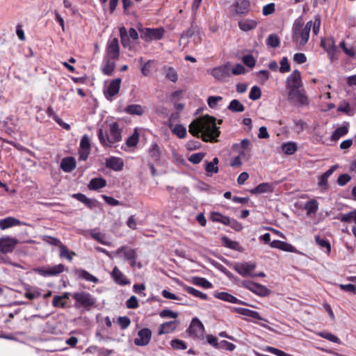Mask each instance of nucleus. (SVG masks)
<instances>
[{
  "label": "nucleus",
  "instance_id": "1",
  "mask_svg": "<svg viewBox=\"0 0 356 356\" xmlns=\"http://www.w3.org/2000/svg\"><path fill=\"white\" fill-rule=\"evenodd\" d=\"M189 132L195 136H201L206 142H216L220 133L216 118L209 115L193 120L189 125Z\"/></svg>",
  "mask_w": 356,
  "mask_h": 356
},
{
  "label": "nucleus",
  "instance_id": "2",
  "mask_svg": "<svg viewBox=\"0 0 356 356\" xmlns=\"http://www.w3.org/2000/svg\"><path fill=\"white\" fill-rule=\"evenodd\" d=\"M98 138L104 147H112L122 140V128L118 122L106 120L98 131Z\"/></svg>",
  "mask_w": 356,
  "mask_h": 356
},
{
  "label": "nucleus",
  "instance_id": "3",
  "mask_svg": "<svg viewBox=\"0 0 356 356\" xmlns=\"http://www.w3.org/2000/svg\"><path fill=\"white\" fill-rule=\"evenodd\" d=\"M312 21L306 24L296 20L293 26L292 41L298 47L305 46L309 40Z\"/></svg>",
  "mask_w": 356,
  "mask_h": 356
},
{
  "label": "nucleus",
  "instance_id": "4",
  "mask_svg": "<svg viewBox=\"0 0 356 356\" xmlns=\"http://www.w3.org/2000/svg\"><path fill=\"white\" fill-rule=\"evenodd\" d=\"M189 335L193 338L203 339L204 335V327L202 323L197 318H193L188 328Z\"/></svg>",
  "mask_w": 356,
  "mask_h": 356
},
{
  "label": "nucleus",
  "instance_id": "5",
  "mask_svg": "<svg viewBox=\"0 0 356 356\" xmlns=\"http://www.w3.org/2000/svg\"><path fill=\"white\" fill-rule=\"evenodd\" d=\"M19 241L10 236L0 237V252L7 254L13 252Z\"/></svg>",
  "mask_w": 356,
  "mask_h": 356
},
{
  "label": "nucleus",
  "instance_id": "6",
  "mask_svg": "<svg viewBox=\"0 0 356 356\" xmlns=\"http://www.w3.org/2000/svg\"><path fill=\"white\" fill-rule=\"evenodd\" d=\"M73 298L76 300L75 307H90L95 304V299L92 296L86 292H78L73 294Z\"/></svg>",
  "mask_w": 356,
  "mask_h": 356
},
{
  "label": "nucleus",
  "instance_id": "7",
  "mask_svg": "<svg viewBox=\"0 0 356 356\" xmlns=\"http://www.w3.org/2000/svg\"><path fill=\"white\" fill-rule=\"evenodd\" d=\"M242 285L254 293L261 297H266L270 293V291L265 286L251 281H244Z\"/></svg>",
  "mask_w": 356,
  "mask_h": 356
},
{
  "label": "nucleus",
  "instance_id": "8",
  "mask_svg": "<svg viewBox=\"0 0 356 356\" xmlns=\"http://www.w3.org/2000/svg\"><path fill=\"white\" fill-rule=\"evenodd\" d=\"M208 73L213 76L216 79L222 81L226 76L231 74V66L229 64H225L208 70Z\"/></svg>",
  "mask_w": 356,
  "mask_h": 356
},
{
  "label": "nucleus",
  "instance_id": "9",
  "mask_svg": "<svg viewBox=\"0 0 356 356\" xmlns=\"http://www.w3.org/2000/svg\"><path fill=\"white\" fill-rule=\"evenodd\" d=\"M288 98L291 102L298 106H306L309 103L307 96L300 90H289Z\"/></svg>",
  "mask_w": 356,
  "mask_h": 356
},
{
  "label": "nucleus",
  "instance_id": "10",
  "mask_svg": "<svg viewBox=\"0 0 356 356\" xmlns=\"http://www.w3.org/2000/svg\"><path fill=\"white\" fill-rule=\"evenodd\" d=\"M113 258L115 257L125 261L136 259V251L127 246H123L117 249L115 251L113 252Z\"/></svg>",
  "mask_w": 356,
  "mask_h": 356
},
{
  "label": "nucleus",
  "instance_id": "11",
  "mask_svg": "<svg viewBox=\"0 0 356 356\" xmlns=\"http://www.w3.org/2000/svg\"><path fill=\"white\" fill-rule=\"evenodd\" d=\"M152 338V332L148 328H143L138 331L136 337L134 339V344L138 346H147Z\"/></svg>",
  "mask_w": 356,
  "mask_h": 356
},
{
  "label": "nucleus",
  "instance_id": "12",
  "mask_svg": "<svg viewBox=\"0 0 356 356\" xmlns=\"http://www.w3.org/2000/svg\"><path fill=\"white\" fill-rule=\"evenodd\" d=\"M256 268V265L254 263L243 262L236 264L234 269L243 277L252 276V272Z\"/></svg>",
  "mask_w": 356,
  "mask_h": 356
},
{
  "label": "nucleus",
  "instance_id": "13",
  "mask_svg": "<svg viewBox=\"0 0 356 356\" xmlns=\"http://www.w3.org/2000/svg\"><path fill=\"white\" fill-rule=\"evenodd\" d=\"M120 54V47L118 40L113 38L107 43L105 57L112 59H117Z\"/></svg>",
  "mask_w": 356,
  "mask_h": 356
},
{
  "label": "nucleus",
  "instance_id": "14",
  "mask_svg": "<svg viewBox=\"0 0 356 356\" xmlns=\"http://www.w3.org/2000/svg\"><path fill=\"white\" fill-rule=\"evenodd\" d=\"M302 86L301 74L298 70H294L286 79V87L289 90H298Z\"/></svg>",
  "mask_w": 356,
  "mask_h": 356
},
{
  "label": "nucleus",
  "instance_id": "15",
  "mask_svg": "<svg viewBox=\"0 0 356 356\" xmlns=\"http://www.w3.org/2000/svg\"><path fill=\"white\" fill-rule=\"evenodd\" d=\"M34 270L42 276H54L63 272L65 270V266L58 264L47 268H36Z\"/></svg>",
  "mask_w": 356,
  "mask_h": 356
},
{
  "label": "nucleus",
  "instance_id": "16",
  "mask_svg": "<svg viewBox=\"0 0 356 356\" xmlns=\"http://www.w3.org/2000/svg\"><path fill=\"white\" fill-rule=\"evenodd\" d=\"M22 225L26 224L24 222H21L19 220L14 217L9 216L3 219H0V229L1 230H5L15 226H19Z\"/></svg>",
  "mask_w": 356,
  "mask_h": 356
},
{
  "label": "nucleus",
  "instance_id": "17",
  "mask_svg": "<svg viewBox=\"0 0 356 356\" xmlns=\"http://www.w3.org/2000/svg\"><path fill=\"white\" fill-rule=\"evenodd\" d=\"M270 246L273 248H277L284 252H297V249L291 244L284 241L274 240L270 243Z\"/></svg>",
  "mask_w": 356,
  "mask_h": 356
},
{
  "label": "nucleus",
  "instance_id": "18",
  "mask_svg": "<svg viewBox=\"0 0 356 356\" xmlns=\"http://www.w3.org/2000/svg\"><path fill=\"white\" fill-rule=\"evenodd\" d=\"M250 3L248 0H238L233 5L234 12L238 15H246L249 12Z\"/></svg>",
  "mask_w": 356,
  "mask_h": 356
},
{
  "label": "nucleus",
  "instance_id": "19",
  "mask_svg": "<svg viewBox=\"0 0 356 356\" xmlns=\"http://www.w3.org/2000/svg\"><path fill=\"white\" fill-rule=\"evenodd\" d=\"M258 24V21L255 19H242L238 22L239 29L245 32L250 31L256 29Z\"/></svg>",
  "mask_w": 356,
  "mask_h": 356
},
{
  "label": "nucleus",
  "instance_id": "20",
  "mask_svg": "<svg viewBox=\"0 0 356 356\" xmlns=\"http://www.w3.org/2000/svg\"><path fill=\"white\" fill-rule=\"evenodd\" d=\"M111 277L115 282L119 285H127L130 283L129 280L124 276V275L117 266L113 268L111 273Z\"/></svg>",
  "mask_w": 356,
  "mask_h": 356
},
{
  "label": "nucleus",
  "instance_id": "21",
  "mask_svg": "<svg viewBox=\"0 0 356 356\" xmlns=\"http://www.w3.org/2000/svg\"><path fill=\"white\" fill-rule=\"evenodd\" d=\"M120 79H115L111 81L105 91V95L107 98H111L118 93L120 88Z\"/></svg>",
  "mask_w": 356,
  "mask_h": 356
},
{
  "label": "nucleus",
  "instance_id": "22",
  "mask_svg": "<svg viewBox=\"0 0 356 356\" xmlns=\"http://www.w3.org/2000/svg\"><path fill=\"white\" fill-rule=\"evenodd\" d=\"M179 325L177 321H171L161 324L159 327V334H165L171 333L176 330Z\"/></svg>",
  "mask_w": 356,
  "mask_h": 356
},
{
  "label": "nucleus",
  "instance_id": "23",
  "mask_svg": "<svg viewBox=\"0 0 356 356\" xmlns=\"http://www.w3.org/2000/svg\"><path fill=\"white\" fill-rule=\"evenodd\" d=\"M106 165L113 170L120 171L122 170L124 163L120 158L113 156L106 160Z\"/></svg>",
  "mask_w": 356,
  "mask_h": 356
},
{
  "label": "nucleus",
  "instance_id": "24",
  "mask_svg": "<svg viewBox=\"0 0 356 356\" xmlns=\"http://www.w3.org/2000/svg\"><path fill=\"white\" fill-rule=\"evenodd\" d=\"M76 167V161L72 157H65L64 158L60 163L61 169L66 172H70L72 171Z\"/></svg>",
  "mask_w": 356,
  "mask_h": 356
},
{
  "label": "nucleus",
  "instance_id": "25",
  "mask_svg": "<svg viewBox=\"0 0 356 356\" xmlns=\"http://www.w3.org/2000/svg\"><path fill=\"white\" fill-rule=\"evenodd\" d=\"M214 296L218 299L231 303L240 304L242 302L236 297L226 292L216 293Z\"/></svg>",
  "mask_w": 356,
  "mask_h": 356
},
{
  "label": "nucleus",
  "instance_id": "26",
  "mask_svg": "<svg viewBox=\"0 0 356 356\" xmlns=\"http://www.w3.org/2000/svg\"><path fill=\"white\" fill-rule=\"evenodd\" d=\"M70 293L65 292L61 296H54L52 301V305L54 307H65L66 305V300L69 298Z\"/></svg>",
  "mask_w": 356,
  "mask_h": 356
},
{
  "label": "nucleus",
  "instance_id": "27",
  "mask_svg": "<svg viewBox=\"0 0 356 356\" xmlns=\"http://www.w3.org/2000/svg\"><path fill=\"white\" fill-rule=\"evenodd\" d=\"M321 46L329 54L333 55L335 51L336 47L334 41L332 38L321 39Z\"/></svg>",
  "mask_w": 356,
  "mask_h": 356
},
{
  "label": "nucleus",
  "instance_id": "28",
  "mask_svg": "<svg viewBox=\"0 0 356 356\" xmlns=\"http://www.w3.org/2000/svg\"><path fill=\"white\" fill-rule=\"evenodd\" d=\"M90 235L94 239L97 240L99 243L104 245H112V243L110 242L108 238L104 234L97 232L95 230H92L90 232Z\"/></svg>",
  "mask_w": 356,
  "mask_h": 356
},
{
  "label": "nucleus",
  "instance_id": "29",
  "mask_svg": "<svg viewBox=\"0 0 356 356\" xmlns=\"http://www.w3.org/2000/svg\"><path fill=\"white\" fill-rule=\"evenodd\" d=\"M340 220L342 222H353L356 224V210L352 211L341 216ZM354 236L356 237V225L352 229Z\"/></svg>",
  "mask_w": 356,
  "mask_h": 356
},
{
  "label": "nucleus",
  "instance_id": "30",
  "mask_svg": "<svg viewBox=\"0 0 356 356\" xmlns=\"http://www.w3.org/2000/svg\"><path fill=\"white\" fill-rule=\"evenodd\" d=\"M114 60L105 57L104 63L102 67V71L105 74L110 75L113 72L115 66Z\"/></svg>",
  "mask_w": 356,
  "mask_h": 356
},
{
  "label": "nucleus",
  "instance_id": "31",
  "mask_svg": "<svg viewBox=\"0 0 356 356\" xmlns=\"http://www.w3.org/2000/svg\"><path fill=\"white\" fill-rule=\"evenodd\" d=\"M76 275L79 277L82 278L88 282H91L93 283H97L98 282V279L96 277L93 276L90 273L83 269L76 270Z\"/></svg>",
  "mask_w": 356,
  "mask_h": 356
},
{
  "label": "nucleus",
  "instance_id": "32",
  "mask_svg": "<svg viewBox=\"0 0 356 356\" xmlns=\"http://www.w3.org/2000/svg\"><path fill=\"white\" fill-rule=\"evenodd\" d=\"M106 184V181L103 178H94L88 184V188L90 190H97L104 188Z\"/></svg>",
  "mask_w": 356,
  "mask_h": 356
},
{
  "label": "nucleus",
  "instance_id": "33",
  "mask_svg": "<svg viewBox=\"0 0 356 356\" xmlns=\"http://www.w3.org/2000/svg\"><path fill=\"white\" fill-rule=\"evenodd\" d=\"M210 218L213 222H220L223 225H228L229 222V218L218 212H211Z\"/></svg>",
  "mask_w": 356,
  "mask_h": 356
},
{
  "label": "nucleus",
  "instance_id": "34",
  "mask_svg": "<svg viewBox=\"0 0 356 356\" xmlns=\"http://www.w3.org/2000/svg\"><path fill=\"white\" fill-rule=\"evenodd\" d=\"M163 70L166 79L174 83L177 81L178 75L174 68L171 67H165Z\"/></svg>",
  "mask_w": 356,
  "mask_h": 356
},
{
  "label": "nucleus",
  "instance_id": "35",
  "mask_svg": "<svg viewBox=\"0 0 356 356\" xmlns=\"http://www.w3.org/2000/svg\"><path fill=\"white\" fill-rule=\"evenodd\" d=\"M125 111L131 115H141L143 114L145 110L143 107L138 104H131L125 108Z\"/></svg>",
  "mask_w": 356,
  "mask_h": 356
},
{
  "label": "nucleus",
  "instance_id": "36",
  "mask_svg": "<svg viewBox=\"0 0 356 356\" xmlns=\"http://www.w3.org/2000/svg\"><path fill=\"white\" fill-rule=\"evenodd\" d=\"M149 154L151 158L158 161L161 157V149L156 143H152L149 149Z\"/></svg>",
  "mask_w": 356,
  "mask_h": 356
},
{
  "label": "nucleus",
  "instance_id": "37",
  "mask_svg": "<svg viewBox=\"0 0 356 356\" xmlns=\"http://www.w3.org/2000/svg\"><path fill=\"white\" fill-rule=\"evenodd\" d=\"M273 191L272 186L268 183L259 184L256 188L251 191L252 193H264Z\"/></svg>",
  "mask_w": 356,
  "mask_h": 356
},
{
  "label": "nucleus",
  "instance_id": "38",
  "mask_svg": "<svg viewBox=\"0 0 356 356\" xmlns=\"http://www.w3.org/2000/svg\"><path fill=\"white\" fill-rule=\"evenodd\" d=\"M154 65V61L152 60H149L148 61L145 62L141 67H140V71L142 74L144 76H150L152 74V70Z\"/></svg>",
  "mask_w": 356,
  "mask_h": 356
},
{
  "label": "nucleus",
  "instance_id": "39",
  "mask_svg": "<svg viewBox=\"0 0 356 356\" xmlns=\"http://www.w3.org/2000/svg\"><path fill=\"white\" fill-rule=\"evenodd\" d=\"M348 131V125H342L338 127L332 135V140H338L341 137L345 136Z\"/></svg>",
  "mask_w": 356,
  "mask_h": 356
},
{
  "label": "nucleus",
  "instance_id": "40",
  "mask_svg": "<svg viewBox=\"0 0 356 356\" xmlns=\"http://www.w3.org/2000/svg\"><path fill=\"white\" fill-rule=\"evenodd\" d=\"M193 283L197 286H202L204 289H211L213 287V284L207 279L203 277H193Z\"/></svg>",
  "mask_w": 356,
  "mask_h": 356
},
{
  "label": "nucleus",
  "instance_id": "41",
  "mask_svg": "<svg viewBox=\"0 0 356 356\" xmlns=\"http://www.w3.org/2000/svg\"><path fill=\"white\" fill-rule=\"evenodd\" d=\"M184 290L186 292H188V293L193 295V296L195 297H197V298H200V299L202 300H207V294L191 287V286H184Z\"/></svg>",
  "mask_w": 356,
  "mask_h": 356
},
{
  "label": "nucleus",
  "instance_id": "42",
  "mask_svg": "<svg viewBox=\"0 0 356 356\" xmlns=\"http://www.w3.org/2000/svg\"><path fill=\"white\" fill-rule=\"evenodd\" d=\"M305 209L308 215L315 213L318 209V204L315 200H309L305 204Z\"/></svg>",
  "mask_w": 356,
  "mask_h": 356
},
{
  "label": "nucleus",
  "instance_id": "43",
  "mask_svg": "<svg viewBox=\"0 0 356 356\" xmlns=\"http://www.w3.org/2000/svg\"><path fill=\"white\" fill-rule=\"evenodd\" d=\"M228 109L232 112H243L245 110V107L238 100L233 99L229 103Z\"/></svg>",
  "mask_w": 356,
  "mask_h": 356
},
{
  "label": "nucleus",
  "instance_id": "44",
  "mask_svg": "<svg viewBox=\"0 0 356 356\" xmlns=\"http://www.w3.org/2000/svg\"><path fill=\"white\" fill-rule=\"evenodd\" d=\"M120 35L121 38V42L124 47L131 48V46L129 43V39L127 33V31L124 27L120 29Z\"/></svg>",
  "mask_w": 356,
  "mask_h": 356
},
{
  "label": "nucleus",
  "instance_id": "45",
  "mask_svg": "<svg viewBox=\"0 0 356 356\" xmlns=\"http://www.w3.org/2000/svg\"><path fill=\"white\" fill-rule=\"evenodd\" d=\"M282 149L286 154L291 155L297 150V146L295 143L289 142L283 144Z\"/></svg>",
  "mask_w": 356,
  "mask_h": 356
},
{
  "label": "nucleus",
  "instance_id": "46",
  "mask_svg": "<svg viewBox=\"0 0 356 356\" xmlns=\"http://www.w3.org/2000/svg\"><path fill=\"white\" fill-rule=\"evenodd\" d=\"M339 47L347 56L352 58L355 56L356 51L352 45H348L344 41H342L340 42Z\"/></svg>",
  "mask_w": 356,
  "mask_h": 356
},
{
  "label": "nucleus",
  "instance_id": "47",
  "mask_svg": "<svg viewBox=\"0 0 356 356\" xmlns=\"http://www.w3.org/2000/svg\"><path fill=\"white\" fill-rule=\"evenodd\" d=\"M218 159L217 157H215L212 161L209 162L206 165V171L209 173H217L218 172Z\"/></svg>",
  "mask_w": 356,
  "mask_h": 356
},
{
  "label": "nucleus",
  "instance_id": "48",
  "mask_svg": "<svg viewBox=\"0 0 356 356\" xmlns=\"http://www.w3.org/2000/svg\"><path fill=\"white\" fill-rule=\"evenodd\" d=\"M139 140V134L137 129H135L131 136H130L126 140V145L128 147H135Z\"/></svg>",
  "mask_w": 356,
  "mask_h": 356
},
{
  "label": "nucleus",
  "instance_id": "49",
  "mask_svg": "<svg viewBox=\"0 0 356 356\" xmlns=\"http://www.w3.org/2000/svg\"><path fill=\"white\" fill-rule=\"evenodd\" d=\"M172 131L180 138H185L186 135V129L181 124H176L172 129Z\"/></svg>",
  "mask_w": 356,
  "mask_h": 356
},
{
  "label": "nucleus",
  "instance_id": "50",
  "mask_svg": "<svg viewBox=\"0 0 356 356\" xmlns=\"http://www.w3.org/2000/svg\"><path fill=\"white\" fill-rule=\"evenodd\" d=\"M60 256L61 257H65L69 261H72L73 256L75 255L74 252H69L68 249L64 245H60Z\"/></svg>",
  "mask_w": 356,
  "mask_h": 356
},
{
  "label": "nucleus",
  "instance_id": "51",
  "mask_svg": "<svg viewBox=\"0 0 356 356\" xmlns=\"http://www.w3.org/2000/svg\"><path fill=\"white\" fill-rule=\"evenodd\" d=\"M318 335L324 339H326L332 342L337 343H340L339 339L337 336H335L330 332H318Z\"/></svg>",
  "mask_w": 356,
  "mask_h": 356
},
{
  "label": "nucleus",
  "instance_id": "52",
  "mask_svg": "<svg viewBox=\"0 0 356 356\" xmlns=\"http://www.w3.org/2000/svg\"><path fill=\"white\" fill-rule=\"evenodd\" d=\"M222 100V97L220 96H211L207 99V104L210 108H215Z\"/></svg>",
  "mask_w": 356,
  "mask_h": 356
},
{
  "label": "nucleus",
  "instance_id": "53",
  "mask_svg": "<svg viewBox=\"0 0 356 356\" xmlns=\"http://www.w3.org/2000/svg\"><path fill=\"white\" fill-rule=\"evenodd\" d=\"M261 92L258 86H253L250 92L249 98L252 100H257L261 97Z\"/></svg>",
  "mask_w": 356,
  "mask_h": 356
},
{
  "label": "nucleus",
  "instance_id": "54",
  "mask_svg": "<svg viewBox=\"0 0 356 356\" xmlns=\"http://www.w3.org/2000/svg\"><path fill=\"white\" fill-rule=\"evenodd\" d=\"M163 29H151V40L161 39L163 36Z\"/></svg>",
  "mask_w": 356,
  "mask_h": 356
},
{
  "label": "nucleus",
  "instance_id": "55",
  "mask_svg": "<svg viewBox=\"0 0 356 356\" xmlns=\"http://www.w3.org/2000/svg\"><path fill=\"white\" fill-rule=\"evenodd\" d=\"M267 44L271 47H277L280 44V38L276 35H270L267 39Z\"/></svg>",
  "mask_w": 356,
  "mask_h": 356
},
{
  "label": "nucleus",
  "instance_id": "56",
  "mask_svg": "<svg viewBox=\"0 0 356 356\" xmlns=\"http://www.w3.org/2000/svg\"><path fill=\"white\" fill-rule=\"evenodd\" d=\"M315 240L320 247L326 249L327 253H329L330 252V245L327 240L321 238L320 236H316Z\"/></svg>",
  "mask_w": 356,
  "mask_h": 356
},
{
  "label": "nucleus",
  "instance_id": "57",
  "mask_svg": "<svg viewBox=\"0 0 356 356\" xmlns=\"http://www.w3.org/2000/svg\"><path fill=\"white\" fill-rule=\"evenodd\" d=\"M236 348V346L227 341L223 340L220 342L218 349H223L228 351H233Z\"/></svg>",
  "mask_w": 356,
  "mask_h": 356
},
{
  "label": "nucleus",
  "instance_id": "58",
  "mask_svg": "<svg viewBox=\"0 0 356 356\" xmlns=\"http://www.w3.org/2000/svg\"><path fill=\"white\" fill-rule=\"evenodd\" d=\"M290 71V65L289 63L288 58L283 57L280 60V72L281 73H285Z\"/></svg>",
  "mask_w": 356,
  "mask_h": 356
},
{
  "label": "nucleus",
  "instance_id": "59",
  "mask_svg": "<svg viewBox=\"0 0 356 356\" xmlns=\"http://www.w3.org/2000/svg\"><path fill=\"white\" fill-rule=\"evenodd\" d=\"M171 346L172 348L178 350H185L187 348L186 343L179 339H174L171 341Z\"/></svg>",
  "mask_w": 356,
  "mask_h": 356
},
{
  "label": "nucleus",
  "instance_id": "60",
  "mask_svg": "<svg viewBox=\"0 0 356 356\" xmlns=\"http://www.w3.org/2000/svg\"><path fill=\"white\" fill-rule=\"evenodd\" d=\"M118 323L122 330H124L129 326L131 321L127 316H120L118 319Z\"/></svg>",
  "mask_w": 356,
  "mask_h": 356
},
{
  "label": "nucleus",
  "instance_id": "61",
  "mask_svg": "<svg viewBox=\"0 0 356 356\" xmlns=\"http://www.w3.org/2000/svg\"><path fill=\"white\" fill-rule=\"evenodd\" d=\"M160 316L162 318H170L175 319L178 317V313L170 309H164L161 312Z\"/></svg>",
  "mask_w": 356,
  "mask_h": 356
},
{
  "label": "nucleus",
  "instance_id": "62",
  "mask_svg": "<svg viewBox=\"0 0 356 356\" xmlns=\"http://www.w3.org/2000/svg\"><path fill=\"white\" fill-rule=\"evenodd\" d=\"M321 26V17L319 15H316L314 17V21L312 22V27L313 29V33L314 35H318L320 31Z\"/></svg>",
  "mask_w": 356,
  "mask_h": 356
},
{
  "label": "nucleus",
  "instance_id": "63",
  "mask_svg": "<svg viewBox=\"0 0 356 356\" xmlns=\"http://www.w3.org/2000/svg\"><path fill=\"white\" fill-rule=\"evenodd\" d=\"M275 12V4L273 3H268L263 7L262 13L267 16Z\"/></svg>",
  "mask_w": 356,
  "mask_h": 356
},
{
  "label": "nucleus",
  "instance_id": "64",
  "mask_svg": "<svg viewBox=\"0 0 356 356\" xmlns=\"http://www.w3.org/2000/svg\"><path fill=\"white\" fill-rule=\"evenodd\" d=\"M245 69L243 65L241 64H237L232 68L231 67V73L234 75H239L244 74Z\"/></svg>",
  "mask_w": 356,
  "mask_h": 356
}]
</instances>
